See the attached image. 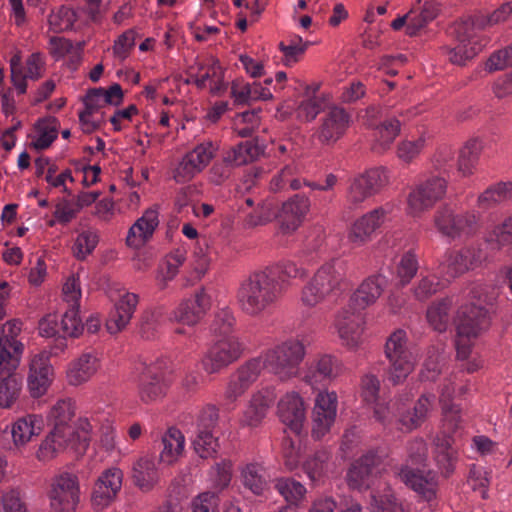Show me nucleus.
<instances>
[{
	"label": "nucleus",
	"mask_w": 512,
	"mask_h": 512,
	"mask_svg": "<svg viewBox=\"0 0 512 512\" xmlns=\"http://www.w3.org/2000/svg\"><path fill=\"white\" fill-rule=\"evenodd\" d=\"M282 298L272 277L264 270L255 271L240 281L236 301L240 311L249 317H260L273 309Z\"/></svg>",
	"instance_id": "f257e3e1"
},
{
	"label": "nucleus",
	"mask_w": 512,
	"mask_h": 512,
	"mask_svg": "<svg viewBox=\"0 0 512 512\" xmlns=\"http://www.w3.org/2000/svg\"><path fill=\"white\" fill-rule=\"evenodd\" d=\"M345 272V265L340 260L324 263L302 288V304L307 307H315L337 296L345 284Z\"/></svg>",
	"instance_id": "f03ea898"
},
{
	"label": "nucleus",
	"mask_w": 512,
	"mask_h": 512,
	"mask_svg": "<svg viewBox=\"0 0 512 512\" xmlns=\"http://www.w3.org/2000/svg\"><path fill=\"white\" fill-rule=\"evenodd\" d=\"M304 356V345L297 339L282 342L261 354L266 370L283 382L299 375Z\"/></svg>",
	"instance_id": "7ed1b4c3"
},
{
	"label": "nucleus",
	"mask_w": 512,
	"mask_h": 512,
	"mask_svg": "<svg viewBox=\"0 0 512 512\" xmlns=\"http://www.w3.org/2000/svg\"><path fill=\"white\" fill-rule=\"evenodd\" d=\"M437 231L450 240L469 239L480 229V216L475 211L456 210L450 205L440 206L433 216Z\"/></svg>",
	"instance_id": "20e7f679"
},
{
	"label": "nucleus",
	"mask_w": 512,
	"mask_h": 512,
	"mask_svg": "<svg viewBox=\"0 0 512 512\" xmlns=\"http://www.w3.org/2000/svg\"><path fill=\"white\" fill-rule=\"evenodd\" d=\"M384 353L389 362L386 371L388 381L393 385L403 383L417 363V356L409 347L404 330L398 329L387 338Z\"/></svg>",
	"instance_id": "39448f33"
},
{
	"label": "nucleus",
	"mask_w": 512,
	"mask_h": 512,
	"mask_svg": "<svg viewBox=\"0 0 512 512\" xmlns=\"http://www.w3.org/2000/svg\"><path fill=\"white\" fill-rule=\"evenodd\" d=\"M389 183L388 171L383 167L372 168L353 177L348 185L346 201L350 208L358 209L378 194Z\"/></svg>",
	"instance_id": "423d86ee"
},
{
	"label": "nucleus",
	"mask_w": 512,
	"mask_h": 512,
	"mask_svg": "<svg viewBox=\"0 0 512 512\" xmlns=\"http://www.w3.org/2000/svg\"><path fill=\"white\" fill-rule=\"evenodd\" d=\"M447 192V180L440 176H430L416 184L407 196L406 211L413 217L429 211Z\"/></svg>",
	"instance_id": "0eeeda50"
},
{
	"label": "nucleus",
	"mask_w": 512,
	"mask_h": 512,
	"mask_svg": "<svg viewBox=\"0 0 512 512\" xmlns=\"http://www.w3.org/2000/svg\"><path fill=\"white\" fill-rule=\"evenodd\" d=\"M243 350L244 345L237 336L217 338L204 354L202 368L207 374L219 373L237 361Z\"/></svg>",
	"instance_id": "6e6552de"
},
{
	"label": "nucleus",
	"mask_w": 512,
	"mask_h": 512,
	"mask_svg": "<svg viewBox=\"0 0 512 512\" xmlns=\"http://www.w3.org/2000/svg\"><path fill=\"white\" fill-rule=\"evenodd\" d=\"M50 506L55 512H74L80 501L78 476L61 472L51 480L48 493Z\"/></svg>",
	"instance_id": "1a4fd4ad"
},
{
	"label": "nucleus",
	"mask_w": 512,
	"mask_h": 512,
	"mask_svg": "<svg viewBox=\"0 0 512 512\" xmlns=\"http://www.w3.org/2000/svg\"><path fill=\"white\" fill-rule=\"evenodd\" d=\"M22 330V323L13 319L3 324L0 331V371L16 370L24 350V345L17 339Z\"/></svg>",
	"instance_id": "9d476101"
},
{
	"label": "nucleus",
	"mask_w": 512,
	"mask_h": 512,
	"mask_svg": "<svg viewBox=\"0 0 512 512\" xmlns=\"http://www.w3.org/2000/svg\"><path fill=\"white\" fill-rule=\"evenodd\" d=\"M486 259L484 250L478 246H465L459 250L450 251L442 263L443 273L447 280L479 267Z\"/></svg>",
	"instance_id": "9b49d317"
},
{
	"label": "nucleus",
	"mask_w": 512,
	"mask_h": 512,
	"mask_svg": "<svg viewBox=\"0 0 512 512\" xmlns=\"http://www.w3.org/2000/svg\"><path fill=\"white\" fill-rule=\"evenodd\" d=\"M338 407V397L333 391H320L314 401L312 410V436L321 439L333 426Z\"/></svg>",
	"instance_id": "f8f14e48"
},
{
	"label": "nucleus",
	"mask_w": 512,
	"mask_h": 512,
	"mask_svg": "<svg viewBox=\"0 0 512 512\" xmlns=\"http://www.w3.org/2000/svg\"><path fill=\"white\" fill-rule=\"evenodd\" d=\"M364 317L351 307L342 309L335 320V327L342 345L350 350H356L362 343Z\"/></svg>",
	"instance_id": "ddd939ff"
},
{
	"label": "nucleus",
	"mask_w": 512,
	"mask_h": 512,
	"mask_svg": "<svg viewBox=\"0 0 512 512\" xmlns=\"http://www.w3.org/2000/svg\"><path fill=\"white\" fill-rule=\"evenodd\" d=\"M351 123L350 114L342 107L329 108L321 118L317 138L322 144L332 145L346 133Z\"/></svg>",
	"instance_id": "4468645a"
},
{
	"label": "nucleus",
	"mask_w": 512,
	"mask_h": 512,
	"mask_svg": "<svg viewBox=\"0 0 512 512\" xmlns=\"http://www.w3.org/2000/svg\"><path fill=\"white\" fill-rule=\"evenodd\" d=\"M306 410L303 398L295 391L285 393L277 403L280 421L296 434H299L304 426Z\"/></svg>",
	"instance_id": "2eb2a0df"
},
{
	"label": "nucleus",
	"mask_w": 512,
	"mask_h": 512,
	"mask_svg": "<svg viewBox=\"0 0 512 512\" xmlns=\"http://www.w3.org/2000/svg\"><path fill=\"white\" fill-rule=\"evenodd\" d=\"M123 472L117 467L106 469L98 477L91 496L93 506L102 510L107 507L121 490Z\"/></svg>",
	"instance_id": "dca6fc26"
},
{
	"label": "nucleus",
	"mask_w": 512,
	"mask_h": 512,
	"mask_svg": "<svg viewBox=\"0 0 512 512\" xmlns=\"http://www.w3.org/2000/svg\"><path fill=\"white\" fill-rule=\"evenodd\" d=\"M168 389L164 373L158 366L145 367L137 379V392L144 403H152L161 399Z\"/></svg>",
	"instance_id": "f3484780"
},
{
	"label": "nucleus",
	"mask_w": 512,
	"mask_h": 512,
	"mask_svg": "<svg viewBox=\"0 0 512 512\" xmlns=\"http://www.w3.org/2000/svg\"><path fill=\"white\" fill-rule=\"evenodd\" d=\"M397 475L405 485L414 490L424 500L430 502L436 498L438 478L435 472L427 471L423 473L405 465L399 469Z\"/></svg>",
	"instance_id": "a211bd4d"
},
{
	"label": "nucleus",
	"mask_w": 512,
	"mask_h": 512,
	"mask_svg": "<svg viewBox=\"0 0 512 512\" xmlns=\"http://www.w3.org/2000/svg\"><path fill=\"white\" fill-rule=\"evenodd\" d=\"M210 298L203 288L184 299L172 312V319L188 326L196 325L210 308Z\"/></svg>",
	"instance_id": "6ab92c4d"
},
{
	"label": "nucleus",
	"mask_w": 512,
	"mask_h": 512,
	"mask_svg": "<svg viewBox=\"0 0 512 512\" xmlns=\"http://www.w3.org/2000/svg\"><path fill=\"white\" fill-rule=\"evenodd\" d=\"M100 367L101 361L97 352H84L68 364L66 381L70 386H81L90 381Z\"/></svg>",
	"instance_id": "aec40b11"
},
{
	"label": "nucleus",
	"mask_w": 512,
	"mask_h": 512,
	"mask_svg": "<svg viewBox=\"0 0 512 512\" xmlns=\"http://www.w3.org/2000/svg\"><path fill=\"white\" fill-rule=\"evenodd\" d=\"M275 399L273 390L264 388L254 392L240 418L242 427H259L266 418Z\"/></svg>",
	"instance_id": "412c9836"
},
{
	"label": "nucleus",
	"mask_w": 512,
	"mask_h": 512,
	"mask_svg": "<svg viewBox=\"0 0 512 512\" xmlns=\"http://www.w3.org/2000/svg\"><path fill=\"white\" fill-rule=\"evenodd\" d=\"M388 211L378 207L357 219L348 232V240L359 247L371 239L372 234L384 223Z\"/></svg>",
	"instance_id": "4be33fe9"
},
{
	"label": "nucleus",
	"mask_w": 512,
	"mask_h": 512,
	"mask_svg": "<svg viewBox=\"0 0 512 512\" xmlns=\"http://www.w3.org/2000/svg\"><path fill=\"white\" fill-rule=\"evenodd\" d=\"M309 208V198L300 194H296L284 202L277 212L281 230L285 233L294 232L301 225Z\"/></svg>",
	"instance_id": "5701e85b"
},
{
	"label": "nucleus",
	"mask_w": 512,
	"mask_h": 512,
	"mask_svg": "<svg viewBox=\"0 0 512 512\" xmlns=\"http://www.w3.org/2000/svg\"><path fill=\"white\" fill-rule=\"evenodd\" d=\"M50 355H57L56 351H43L31 359L28 387L33 397H39L47 390L52 374V367L49 364Z\"/></svg>",
	"instance_id": "b1692460"
},
{
	"label": "nucleus",
	"mask_w": 512,
	"mask_h": 512,
	"mask_svg": "<svg viewBox=\"0 0 512 512\" xmlns=\"http://www.w3.org/2000/svg\"><path fill=\"white\" fill-rule=\"evenodd\" d=\"M490 325L488 311L474 304L462 307L458 316L457 332L461 336L477 337Z\"/></svg>",
	"instance_id": "393cba45"
},
{
	"label": "nucleus",
	"mask_w": 512,
	"mask_h": 512,
	"mask_svg": "<svg viewBox=\"0 0 512 512\" xmlns=\"http://www.w3.org/2000/svg\"><path fill=\"white\" fill-rule=\"evenodd\" d=\"M159 213L157 208L147 209L143 215L130 227L126 244L135 249L143 247L153 236L159 225Z\"/></svg>",
	"instance_id": "a878e982"
},
{
	"label": "nucleus",
	"mask_w": 512,
	"mask_h": 512,
	"mask_svg": "<svg viewBox=\"0 0 512 512\" xmlns=\"http://www.w3.org/2000/svg\"><path fill=\"white\" fill-rule=\"evenodd\" d=\"M386 284L387 280L382 275H373L366 278L351 296L349 307L360 312V310L374 304L381 296Z\"/></svg>",
	"instance_id": "bb28decb"
},
{
	"label": "nucleus",
	"mask_w": 512,
	"mask_h": 512,
	"mask_svg": "<svg viewBox=\"0 0 512 512\" xmlns=\"http://www.w3.org/2000/svg\"><path fill=\"white\" fill-rule=\"evenodd\" d=\"M458 429L448 430L443 426L442 431L434 439V457L438 468L441 473L448 477L454 471V464L456 459V451L453 449L455 443V434Z\"/></svg>",
	"instance_id": "cd10ccee"
},
{
	"label": "nucleus",
	"mask_w": 512,
	"mask_h": 512,
	"mask_svg": "<svg viewBox=\"0 0 512 512\" xmlns=\"http://www.w3.org/2000/svg\"><path fill=\"white\" fill-rule=\"evenodd\" d=\"M138 301V295L134 293L126 292L121 295L106 322L107 330L111 334L122 331L129 324L136 310Z\"/></svg>",
	"instance_id": "c85d7f7f"
},
{
	"label": "nucleus",
	"mask_w": 512,
	"mask_h": 512,
	"mask_svg": "<svg viewBox=\"0 0 512 512\" xmlns=\"http://www.w3.org/2000/svg\"><path fill=\"white\" fill-rule=\"evenodd\" d=\"M131 479L133 484L141 491H151L160 480L154 458L149 455L137 458L131 466Z\"/></svg>",
	"instance_id": "c756f323"
},
{
	"label": "nucleus",
	"mask_w": 512,
	"mask_h": 512,
	"mask_svg": "<svg viewBox=\"0 0 512 512\" xmlns=\"http://www.w3.org/2000/svg\"><path fill=\"white\" fill-rule=\"evenodd\" d=\"M75 437L74 429L54 428L40 443L36 457L41 462L54 459Z\"/></svg>",
	"instance_id": "7c9ffc66"
},
{
	"label": "nucleus",
	"mask_w": 512,
	"mask_h": 512,
	"mask_svg": "<svg viewBox=\"0 0 512 512\" xmlns=\"http://www.w3.org/2000/svg\"><path fill=\"white\" fill-rule=\"evenodd\" d=\"M457 381L456 375L445 378L440 388L439 401L442 404L443 424L448 430L460 429L461 409L457 405L450 404L456 393Z\"/></svg>",
	"instance_id": "2f4dec72"
},
{
	"label": "nucleus",
	"mask_w": 512,
	"mask_h": 512,
	"mask_svg": "<svg viewBox=\"0 0 512 512\" xmlns=\"http://www.w3.org/2000/svg\"><path fill=\"white\" fill-rule=\"evenodd\" d=\"M380 463V458L375 451H369L357 459L347 473L348 485L353 489H361L368 486L369 477L374 467Z\"/></svg>",
	"instance_id": "473e14b6"
},
{
	"label": "nucleus",
	"mask_w": 512,
	"mask_h": 512,
	"mask_svg": "<svg viewBox=\"0 0 512 512\" xmlns=\"http://www.w3.org/2000/svg\"><path fill=\"white\" fill-rule=\"evenodd\" d=\"M263 270L269 277L274 279L276 287L279 288V293L282 297L290 286L292 279H302L308 274L304 267L298 266L296 263L290 261L280 262Z\"/></svg>",
	"instance_id": "72a5a7b5"
},
{
	"label": "nucleus",
	"mask_w": 512,
	"mask_h": 512,
	"mask_svg": "<svg viewBox=\"0 0 512 512\" xmlns=\"http://www.w3.org/2000/svg\"><path fill=\"white\" fill-rule=\"evenodd\" d=\"M42 427L41 417L28 414L17 419L11 426L13 444L20 449L26 446L33 437L38 436Z\"/></svg>",
	"instance_id": "f704fd0d"
},
{
	"label": "nucleus",
	"mask_w": 512,
	"mask_h": 512,
	"mask_svg": "<svg viewBox=\"0 0 512 512\" xmlns=\"http://www.w3.org/2000/svg\"><path fill=\"white\" fill-rule=\"evenodd\" d=\"M338 360L330 355H323L311 363L304 377L306 383L314 386L323 380H332L340 373Z\"/></svg>",
	"instance_id": "c9c22d12"
},
{
	"label": "nucleus",
	"mask_w": 512,
	"mask_h": 512,
	"mask_svg": "<svg viewBox=\"0 0 512 512\" xmlns=\"http://www.w3.org/2000/svg\"><path fill=\"white\" fill-rule=\"evenodd\" d=\"M184 435L176 428H170L161 438L162 449L159 454L161 463L172 465L183 455Z\"/></svg>",
	"instance_id": "e433bc0d"
},
{
	"label": "nucleus",
	"mask_w": 512,
	"mask_h": 512,
	"mask_svg": "<svg viewBox=\"0 0 512 512\" xmlns=\"http://www.w3.org/2000/svg\"><path fill=\"white\" fill-rule=\"evenodd\" d=\"M483 147L481 140L473 138L468 140L459 150L456 166L461 176L468 177L474 173Z\"/></svg>",
	"instance_id": "4c0bfd02"
},
{
	"label": "nucleus",
	"mask_w": 512,
	"mask_h": 512,
	"mask_svg": "<svg viewBox=\"0 0 512 512\" xmlns=\"http://www.w3.org/2000/svg\"><path fill=\"white\" fill-rule=\"evenodd\" d=\"M263 153V149L253 141L241 142L224 152L223 158L233 168L256 160Z\"/></svg>",
	"instance_id": "58836bf2"
},
{
	"label": "nucleus",
	"mask_w": 512,
	"mask_h": 512,
	"mask_svg": "<svg viewBox=\"0 0 512 512\" xmlns=\"http://www.w3.org/2000/svg\"><path fill=\"white\" fill-rule=\"evenodd\" d=\"M400 130L401 122L397 118L393 117L381 122L375 128V139L372 149L377 153H383L388 150L400 134Z\"/></svg>",
	"instance_id": "ea45409f"
},
{
	"label": "nucleus",
	"mask_w": 512,
	"mask_h": 512,
	"mask_svg": "<svg viewBox=\"0 0 512 512\" xmlns=\"http://www.w3.org/2000/svg\"><path fill=\"white\" fill-rule=\"evenodd\" d=\"M243 485L256 495H261L268 488L264 467L259 463H247L241 469Z\"/></svg>",
	"instance_id": "a19ab883"
},
{
	"label": "nucleus",
	"mask_w": 512,
	"mask_h": 512,
	"mask_svg": "<svg viewBox=\"0 0 512 512\" xmlns=\"http://www.w3.org/2000/svg\"><path fill=\"white\" fill-rule=\"evenodd\" d=\"M435 396L433 394H423L416 402L413 412H408L401 416L400 422L407 430L419 427L428 417L433 407Z\"/></svg>",
	"instance_id": "79ce46f5"
},
{
	"label": "nucleus",
	"mask_w": 512,
	"mask_h": 512,
	"mask_svg": "<svg viewBox=\"0 0 512 512\" xmlns=\"http://www.w3.org/2000/svg\"><path fill=\"white\" fill-rule=\"evenodd\" d=\"M512 200V182L498 183L479 195L477 205L489 209L497 204Z\"/></svg>",
	"instance_id": "37998d69"
},
{
	"label": "nucleus",
	"mask_w": 512,
	"mask_h": 512,
	"mask_svg": "<svg viewBox=\"0 0 512 512\" xmlns=\"http://www.w3.org/2000/svg\"><path fill=\"white\" fill-rule=\"evenodd\" d=\"M330 458L331 453L321 449L305 460L303 470L311 481H318L326 475Z\"/></svg>",
	"instance_id": "c03bdc74"
},
{
	"label": "nucleus",
	"mask_w": 512,
	"mask_h": 512,
	"mask_svg": "<svg viewBox=\"0 0 512 512\" xmlns=\"http://www.w3.org/2000/svg\"><path fill=\"white\" fill-rule=\"evenodd\" d=\"M302 187V180L296 177V167L293 164L284 166L270 181V190L273 192L298 190Z\"/></svg>",
	"instance_id": "a18cd8bd"
},
{
	"label": "nucleus",
	"mask_w": 512,
	"mask_h": 512,
	"mask_svg": "<svg viewBox=\"0 0 512 512\" xmlns=\"http://www.w3.org/2000/svg\"><path fill=\"white\" fill-rule=\"evenodd\" d=\"M11 372H1L6 375L0 380V407L10 408L16 402L21 391L20 379Z\"/></svg>",
	"instance_id": "49530a36"
},
{
	"label": "nucleus",
	"mask_w": 512,
	"mask_h": 512,
	"mask_svg": "<svg viewBox=\"0 0 512 512\" xmlns=\"http://www.w3.org/2000/svg\"><path fill=\"white\" fill-rule=\"evenodd\" d=\"M35 129L37 137L32 141L31 146L36 150L47 149L57 138L58 129L55 118L39 120L35 125Z\"/></svg>",
	"instance_id": "de8ad7c7"
},
{
	"label": "nucleus",
	"mask_w": 512,
	"mask_h": 512,
	"mask_svg": "<svg viewBox=\"0 0 512 512\" xmlns=\"http://www.w3.org/2000/svg\"><path fill=\"white\" fill-rule=\"evenodd\" d=\"M445 363L446 355L444 351L435 347L430 348L420 371V379L422 381H434L441 373Z\"/></svg>",
	"instance_id": "09e8293b"
},
{
	"label": "nucleus",
	"mask_w": 512,
	"mask_h": 512,
	"mask_svg": "<svg viewBox=\"0 0 512 512\" xmlns=\"http://www.w3.org/2000/svg\"><path fill=\"white\" fill-rule=\"evenodd\" d=\"M275 489L290 505H297L306 494V488L300 482L292 478H278L274 483Z\"/></svg>",
	"instance_id": "8fccbe9b"
},
{
	"label": "nucleus",
	"mask_w": 512,
	"mask_h": 512,
	"mask_svg": "<svg viewBox=\"0 0 512 512\" xmlns=\"http://www.w3.org/2000/svg\"><path fill=\"white\" fill-rule=\"evenodd\" d=\"M451 300L442 299L433 303L427 310V320L434 330L443 332L446 330L449 322V310L451 308Z\"/></svg>",
	"instance_id": "3c124183"
},
{
	"label": "nucleus",
	"mask_w": 512,
	"mask_h": 512,
	"mask_svg": "<svg viewBox=\"0 0 512 512\" xmlns=\"http://www.w3.org/2000/svg\"><path fill=\"white\" fill-rule=\"evenodd\" d=\"M74 414V402L71 399H61L52 406L48 417L54 423V428L73 429L68 423Z\"/></svg>",
	"instance_id": "603ef678"
},
{
	"label": "nucleus",
	"mask_w": 512,
	"mask_h": 512,
	"mask_svg": "<svg viewBox=\"0 0 512 512\" xmlns=\"http://www.w3.org/2000/svg\"><path fill=\"white\" fill-rule=\"evenodd\" d=\"M485 44L473 42V44L469 45L468 43L458 41L454 48H445V51L451 63L462 66L467 61L473 59L483 49Z\"/></svg>",
	"instance_id": "864d4df0"
},
{
	"label": "nucleus",
	"mask_w": 512,
	"mask_h": 512,
	"mask_svg": "<svg viewBox=\"0 0 512 512\" xmlns=\"http://www.w3.org/2000/svg\"><path fill=\"white\" fill-rule=\"evenodd\" d=\"M277 218L275 205L272 201L264 200L245 218V225L249 228L265 225Z\"/></svg>",
	"instance_id": "5fc2aeb1"
},
{
	"label": "nucleus",
	"mask_w": 512,
	"mask_h": 512,
	"mask_svg": "<svg viewBox=\"0 0 512 512\" xmlns=\"http://www.w3.org/2000/svg\"><path fill=\"white\" fill-rule=\"evenodd\" d=\"M427 133H422L415 140H403L397 145V157L404 163H411L423 151L428 140Z\"/></svg>",
	"instance_id": "6e6d98bb"
},
{
	"label": "nucleus",
	"mask_w": 512,
	"mask_h": 512,
	"mask_svg": "<svg viewBox=\"0 0 512 512\" xmlns=\"http://www.w3.org/2000/svg\"><path fill=\"white\" fill-rule=\"evenodd\" d=\"M235 324L236 318L233 312L230 309L224 308L215 314L210 330L217 338L235 336L232 334Z\"/></svg>",
	"instance_id": "4d7b16f0"
},
{
	"label": "nucleus",
	"mask_w": 512,
	"mask_h": 512,
	"mask_svg": "<svg viewBox=\"0 0 512 512\" xmlns=\"http://www.w3.org/2000/svg\"><path fill=\"white\" fill-rule=\"evenodd\" d=\"M486 242L497 249L512 243V215L492 228L486 236Z\"/></svg>",
	"instance_id": "13d9d810"
},
{
	"label": "nucleus",
	"mask_w": 512,
	"mask_h": 512,
	"mask_svg": "<svg viewBox=\"0 0 512 512\" xmlns=\"http://www.w3.org/2000/svg\"><path fill=\"white\" fill-rule=\"evenodd\" d=\"M265 369L266 365L260 355L241 365L234 374L249 389Z\"/></svg>",
	"instance_id": "bf43d9fd"
},
{
	"label": "nucleus",
	"mask_w": 512,
	"mask_h": 512,
	"mask_svg": "<svg viewBox=\"0 0 512 512\" xmlns=\"http://www.w3.org/2000/svg\"><path fill=\"white\" fill-rule=\"evenodd\" d=\"M478 30H485V28L479 25V15L461 21L455 28L457 41L465 42L469 45L473 44V42H485L484 39H480L477 36Z\"/></svg>",
	"instance_id": "052dcab7"
},
{
	"label": "nucleus",
	"mask_w": 512,
	"mask_h": 512,
	"mask_svg": "<svg viewBox=\"0 0 512 512\" xmlns=\"http://www.w3.org/2000/svg\"><path fill=\"white\" fill-rule=\"evenodd\" d=\"M75 20L76 13L68 7L61 6L50 13L48 23L50 30L60 33L72 28Z\"/></svg>",
	"instance_id": "680f3d73"
},
{
	"label": "nucleus",
	"mask_w": 512,
	"mask_h": 512,
	"mask_svg": "<svg viewBox=\"0 0 512 512\" xmlns=\"http://www.w3.org/2000/svg\"><path fill=\"white\" fill-rule=\"evenodd\" d=\"M79 307H71L63 314L60 321L62 337H78L84 330V325L78 315Z\"/></svg>",
	"instance_id": "e2e57ef3"
},
{
	"label": "nucleus",
	"mask_w": 512,
	"mask_h": 512,
	"mask_svg": "<svg viewBox=\"0 0 512 512\" xmlns=\"http://www.w3.org/2000/svg\"><path fill=\"white\" fill-rule=\"evenodd\" d=\"M193 446L195 452L201 458H209L216 453L218 442L211 430L198 429V433L193 440Z\"/></svg>",
	"instance_id": "0e129e2a"
},
{
	"label": "nucleus",
	"mask_w": 512,
	"mask_h": 512,
	"mask_svg": "<svg viewBox=\"0 0 512 512\" xmlns=\"http://www.w3.org/2000/svg\"><path fill=\"white\" fill-rule=\"evenodd\" d=\"M202 171L203 169L201 166L190 156L189 153H186L174 169L173 179L177 183H187Z\"/></svg>",
	"instance_id": "69168bd1"
},
{
	"label": "nucleus",
	"mask_w": 512,
	"mask_h": 512,
	"mask_svg": "<svg viewBox=\"0 0 512 512\" xmlns=\"http://www.w3.org/2000/svg\"><path fill=\"white\" fill-rule=\"evenodd\" d=\"M418 261L416 256L408 251L402 255L396 267V277L401 286L407 285L416 275Z\"/></svg>",
	"instance_id": "338daca9"
},
{
	"label": "nucleus",
	"mask_w": 512,
	"mask_h": 512,
	"mask_svg": "<svg viewBox=\"0 0 512 512\" xmlns=\"http://www.w3.org/2000/svg\"><path fill=\"white\" fill-rule=\"evenodd\" d=\"M512 15V1H506L497 7L490 14L479 15V25L482 28H489L506 23Z\"/></svg>",
	"instance_id": "774afa93"
}]
</instances>
